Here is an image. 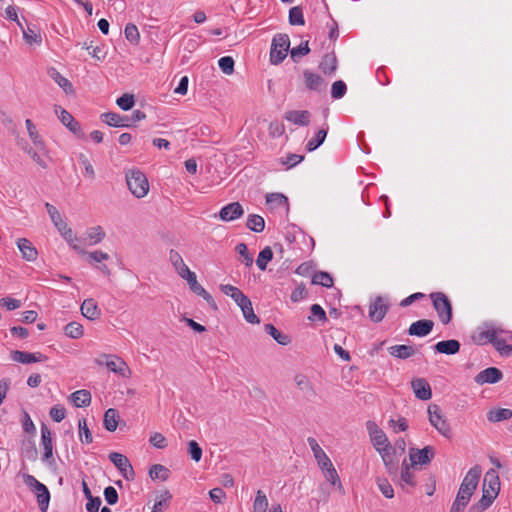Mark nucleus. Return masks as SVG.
I'll return each mask as SVG.
<instances>
[{"label": "nucleus", "instance_id": "obj_38", "mask_svg": "<svg viewBox=\"0 0 512 512\" xmlns=\"http://www.w3.org/2000/svg\"><path fill=\"white\" fill-rule=\"evenodd\" d=\"M45 207H46L47 213L50 216L51 221L53 222V224L57 228V230L58 231L65 230V226L67 225V223L62 219V216L59 213V211L56 209V207L50 203H46Z\"/></svg>", "mask_w": 512, "mask_h": 512}, {"label": "nucleus", "instance_id": "obj_13", "mask_svg": "<svg viewBox=\"0 0 512 512\" xmlns=\"http://www.w3.org/2000/svg\"><path fill=\"white\" fill-rule=\"evenodd\" d=\"M388 309V301L382 296H377L369 305V317L373 322L378 323L386 316Z\"/></svg>", "mask_w": 512, "mask_h": 512}, {"label": "nucleus", "instance_id": "obj_5", "mask_svg": "<svg viewBox=\"0 0 512 512\" xmlns=\"http://www.w3.org/2000/svg\"><path fill=\"white\" fill-rule=\"evenodd\" d=\"M290 47V39L287 34H276L271 43L270 62L273 65L280 64L287 56Z\"/></svg>", "mask_w": 512, "mask_h": 512}, {"label": "nucleus", "instance_id": "obj_39", "mask_svg": "<svg viewBox=\"0 0 512 512\" xmlns=\"http://www.w3.org/2000/svg\"><path fill=\"white\" fill-rule=\"evenodd\" d=\"M265 332L269 334L277 343L280 345H288L291 342V339L288 335L282 334L273 324H265L264 326Z\"/></svg>", "mask_w": 512, "mask_h": 512}, {"label": "nucleus", "instance_id": "obj_36", "mask_svg": "<svg viewBox=\"0 0 512 512\" xmlns=\"http://www.w3.org/2000/svg\"><path fill=\"white\" fill-rule=\"evenodd\" d=\"M323 474H324V477L326 478V480L328 482H330L333 486L337 487V489L342 493L344 494L345 491H344V488H343V485L340 481V478H339V475L336 471V469L334 468L333 464L331 463V466L330 467H327V468H321Z\"/></svg>", "mask_w": 512, "mask_h": 512}, {"label": "nucleus", "instance_id": "obj_42", "mask_svg": "<svg viewBox=\"0 0 512 512\" xmlns=\"http://www.w3.org/2000/svg\"><path fill=\"white\" fill-rule=\"evenodd\" d=\"M311 283L314 285H321L326 288H330L333 286V278L327 272H317L313 275Z\"/></svg>", "mask_w": 512, "mask_h": 512}, {"label": "nucleus", "instance_id": "obj_35", "mask_svg": "<svg viewBox=\"0 0 512 512\" xmlns=\"http://www.w3.org/2000/svg\"><path fill=\"white\" fill-rule=\"evenodd\" d=\"M512 418V410L508 408L492 409L487 413V419L492 422H501Z\"/></svg>", "mask_w": 512, "mask_h": 512}, {"label": "nucleus", "instance_id": "obj_15", "mask_svg": "<svg viewBox=\"0 0 512 512\" xmlns=\"http://www.w3.org/2000/svg\"><path fill=\"white\" fill-rule=\"evenodd\" d=\"M10 358L15 361L19 362L21 364H30L34 362H45L47 361L48 357L40 352H26V351H20V350H13L10 353Z\"/></svg>", "mask_w": 512, "mask_h": 512}, {"label": "nucleus", "instance_id": "obj_25", "mask_svg": "<svg viewBox=\"0 0 512 512\" xmlns=\"http://www.w3.org/2000/svg\"><path fill=\"white\" fill-rule=\"evenodd\" d=\"M287 121L299 126H307L310 123V112L307 110H291L284 115Z\"/></svg>", "mask_w": 512, "mask_h": 512}, {"label": "nucleus", "instance_id": "obj_20", "mask_svg": "<svg viewBox=\"0 0 512 512\" xmlns=\"http://www.w3.org/2000/svg\"><path fill=\"white\" fill-rule=\"evenodd\" d=\"M220 290L225 295L230 296L241 309L251 301L239 288L233 285L222 284Z\"/></svg>", "mask_w": 512, "mask_h": 512}, {"label": "nucleus", "instance_id": "obj_10", "mask_svg": "<svg viewBox=\"0 0 512 512\" xmlns=\"http://www.w3.org/2000/svg\"><path fill=\"white\" fill-rule=\"evenodd\" d=\"M435 456V449L432 446H425L422 449L410 448L409 459L411 465H427Z\"/></svg>", "mask_w": 512, "mask_h": 512}, {"label": "nucleus", "instance_id": "obj_44", "mask_svg": "<svg viewBox=\"0 0 512 512\" xmlns=\"http://www.w3.org/2000/svg\"><path fill=\"white\" fill-rule=\"evenodd\" d=\"M64 333L72 339H79L83 336V326L75 321L69 322L64 327Z\"/></svg>", "mask_w": 512, "mask_h": 512}, {"label": "nucleus", "instance_id": "obj_49", "mask_svg": "<svg viewBox=\"0 0 512 512\" xmlns=\"http://www.w3.org/2000/svg\"><path fill=\"white\" fill-rule=\"evenodd\" d=\"M60 234L64 237V239L71 244L72 248L82 254H85L86 251L81 249L75 242L79 241L77 236L74 235L71 228L68 225L65 226V230H60Z\"/></svg>", "mask_w": 512, "mask_h": 512}, {"label": "nucleus", "instance_id": "obj_33", "mask_svg": "<svg viewBox=\"0 0 512 512\" xmlns=\"http://www.w3.org/2000/svg\"><path fill=\"white\" fill-rule=\"evenodd\" d=\"M25 124H26V128H27L29 137H30L31 141L33 142V144L36 146V148L38 150L44 152L45 148H46L45 142L43 141L42 137L36 130V127L33 124V122L30 119H26Z\"/></svg>", "mask_w": 512, "mask_h": 512}, {"label": "nucleus", "instance_id": "obj_14", "mask_svg": "<svg viewBox=\"0 0 512 512\" xmlns=\"http://www.w3.org/2000/svg\"><path fill=\"white\" fill-rule=\"evenodd\" d=\"M244 215V209L239 202H232L222 207L215 217H219L224 222L234 221Z\"/></svg>", "mask_w": 512, "mask_h": 512}, {"label": "nucleus", "instance_id": "obj_60", "mask_svg": "<svg viewBox=\"0 0 512 512\" xmlns=\"http://www.w3.org/2000/svg\"><path fill=\"white\" fill-rule=\"evenodd\" d=\"M267 203L275 204L276 206L288 205V198L281 193H271L266 196Z\"/></svg>", "mask_w": 512, "mask_h": 512}, {"label": "nucleus", "instance_id": "obj_48", "mask_svg": "<svg viewBox=\"0 0 512 512\" xmlns=\"http://www.w3.org/2000/svg\"><path fill=\"white\" fill-rule=\"evenodd\" d=\"M149 476L151 479H161V480H167L169 476V470L161 465V464H154L149 469Z\"/></svg>", "mask_w": 512, "mask_h": 512}, {"label": "nucleus", "instance_id": "obj_12", "mask_svg": "<svg viewBox=\"0 0 512 512\" xmlns=\"http://www.w3.org/2000/svg\"><path fill=\"white\" fill-rule=\"evenodd\" d=\"M55 113L58 115L61 123L69 129L77 137H84L81 126L78 121L64 108L55 106Z\"/></svg>", "mask_w": 512, "mask_h": 512}, {"label": "nucleus", "instance_id": "obj_2", "mask_svg": "<svg viewBox=\"0 0 512 512\" xmlns=\"http://www.w3.org/2000/svg\"><path fill=\"white\" fill-rule=\"evenodd\" d=\"M480 477V466L476 465L470 468L467 474L465 475L464 479L462 480L455 501H458L461 504L467 506L471 499V496L474 494L478 486Z\"/></svg>", "mask_w": 512, "mask_h": 512}, {"label": "nucleus", "instance_id": "obj_28", "mask_svg": "<svg viewBox=\"0 0 512 512\" xmlns=\"http://www.w3.org/2000/svg\"><path fill=\"white\" fill-rule=\"evenodd\" d=\"M460 342L455 339L440 341L435 344L434 349L436 352L446 355L457 354L460 350Z\"/></svg>", "mask_w": 512, "mask_h": 512}, {"label": "nucleus", "instance_id": "obj_23", "mask_svg": "<svg viewBox=\"0 0 512 512\" xmlns=\"http://www.w3.org/2000/svg\"><path fill=\"white\" fill-rule=\"evenodd\" d=\"M304 82L306 87L309 90L317 91V92H323L326 89V83L324 79L309 70H305L303 72Z\"/></svg>", "mask_w": 512, "mask_h": 512}, {"label": "nucleus", "instance_id": "obj_4", "mask_svg": "<svg viewBox=\"0 0 512 512\" xmlns=\"http://www.w3.org/2000/svg\"><path fill=\"white\" fill-rule=\"evenodd\" d=\"M23 479L24 483L35 493L41 512H47L50 502V492L48 488L33 475L24 474Z\"/></svg>", "mask_w": 512, "mask_h": 512}, {"label": "nucleus", "instance_id": "obj_51", "mask_svg": "<svg viewBox=\"0 0 512 512\" xmlns=\"http://www.w3.org/2000/svg\"><path fill=\"white\" fill-rule=\"evenodd\" d=\"M289 23L291 25H304L305 20L303 16L302 8L294 6L289 10Z\"/></svg>", "mask_w": 512, "mask_h": 512}, {"label": "nucleus", "instance_id": "obj_11", "mask_svg": "<svg viewBox=\"0 0 512 512\" xmlns=\"http://www.w3.org/2000/svg\"><path fill=\"white\" fill-rule=\"evenodd\" d=\"M98 365H105L110 371L125 376L128 370L127 364L124 360L116 355H102L101 358L96 359Z\"/></svg>", "mask_w": 512, "mask_h": 512}, {"label": "nucleus", "instance_id": "obj_52", "mask_svg": "<svg viewBox=\"0 0 512 512\" xmlns=\"http://www.w3.org/2000/svg\"><path fill=\"white\" fill-rule=\"evenodd\" d=\"M126 39L134 45H137L140 41V33L136 25L128 23L124 30Z\"/></svg>", "mask_w": 512, "mask_h": 512}, {"label": "nucleus", "instance_id": "obj_18", "mask_svg": "<svg viewBox=\"0 0 512 512\" xmlns=\"http://www.w3.org/2000/svg\"><path fill=\"white\" fill-rule=\"evenodd\" d=\"M41 443L44 449L43 461L47 463L53 462V444L51 431L45 424H42L41 426Z\"/></svg>", "mask_w": 512, "mask_h": 512}, {"label": "nucleus", "instance_id": "obj_21", "mask_svg": "<svg viewBox=\"0 0 512 512\" xmlns=\"http://www.w3.org/2000/svg\"><path fill=\"white\" fill-rule=\"evenodd\" d=\"M434 322L429 319H422L413 322L409 329L408 334L410 336L424 337L427 336L433 329Z\"/></svg>", "mask_w": 512, "mask_h": 512}, {"label": "nucleus", "instance_id": "obj_32", "mask_svg": "<svg viewBox=\"0 0 512 512\" xmlns=\"http://www.w3.org/2000/svg\"><path fill=\"white\" fill-rule=\"evenodd\" d=\"M91 393L88 390L82 389L73 392L70 395V400L76 407H87L91 404Z\"/></svg>", "mask_w": 512, "mask_h": 512}, {"label": "nucleus", "instance_id": "obj_45", "mask_svg": "<svg viewBox=\"0 0 512 512\" xmlns=\"http://www.w3.org/2000/svg\"><path fill=\"white\" fill-rule=\"evenodd\" d=\"M327 136V129H320L314 138L310 139L306 144V149L311 152L316 150L320 145L323 144Z\"/></svg>", "mask_w": 512, "mask_h": 512}, {"label": "nucleus", "instance_id": "obj_55", "mask_svg": "<svg viewBox=\"0 0 512 512\" xmlns=\"http://www.w3.org/2000/svg\"><path fill=\"white\" fill-rule=\"evenodd\" d=\"M219 67L226 75H231L234 72V59L230 56H224L218 61Z\"/></svg>", "mask_w": 512, "mask_h": 512}, {"label": "nucleus", "instance_id": "obj_1", "mask_svg": "<svg viewBox=\"0 0 512 512\" xmlns=\"http://www.w3.org/2000/svg\"><path fill=\"white\" fill-rule=\"evenodd\" d=\"M500 491V480L494 469H489L484 476L481 499L471 506V512H483L488 509Z\"/></svg>", "mask_w": 512, "mask_h": 512}, {"label": "nucleus", "instance_id": "obj_43", "mask_svg": "<svg viewBox=\"0 0 512 512\" xmlns=\"http://www.w3.org/2000/svg\"><path fill=\"white\" fill-rule=\"evenodd\" d=\"M105 238V232L101 226H94L87 230V239L90 245H96Z\"/></svg>", "mask_w": 512, "mask_h": 512}, {"label": "nucleus", "instance_id": "obj_19", "mask_svg": "<svg viewBox=\"0 0 512 512\" xmlns=\"http://www.w3.org/2000/svg\"><path fill=\"white\" fill-rule=\"evenodd\" d=\"M411 387L415 396L420 400H429L432 397V391L429 383L424 378H416L411 381Z\"/></svg>", "mask_w": 512, "mask_h": 512}, {"label": "nucleus", "instance_id": "obj_64", "mask_svg": "<svg viewBox=\"0 0 512 512\" xmlns=\"http://www.w3.org/2000/svg\"><path fill=\"white\" fill-rule=\"evenodd\" d=\"M49 414L55 422H61L66 416V409L61 405H54Z\"/></svg>", "mask_w": 512, "mask_h": 512}, {"label": "nucleus", "instance_id": "obj_61", "mask_svg": "<svg viewBox=\"0 0 512 512\" xmlns=\"http://www.w3.org/2000/svg\"><path fill=\"white\" fill-rule=\"evenodd\" d=\"M188 452L195 462H199L202 458V449L195 440L188 443Z\"/></svg>", "mask_w": 512, "mask_h": 512}, {"label": "nucleus", "instance_id": "obj_58", "mask_svg": "<svg viewBox=\"0 0 512 512\" xmlns=\"http://www.w3.org/2000/svg\"><path fill=\"white\" fill-rule=\"evenodd\" d=\"M116 103L122 110L128 111L134 106V95L125 93L117 99Z\"/></svg>", "mask_w": 512, "mask_h": 512}, {"label": "nucleus", "instance_id": "obj_62", "mask_svg": "<svg viewBox=\"0 0 512 512\" xmlns=\"http://www.w3.org/2000/svg\"><path fill=\"white\" fill-rule=\"evenodd\" d=\"M312 316L309 317V320H318L321 322H325L327 320V315L324 309L319 304H313L310 308Z\"/></svg>", "mask_w": 512, "mask_h": 512}, {"label": "nucleus", "instance_id": "obj_46", "mask_svg": "<svg viewBox=\"0 0 512 512\" xmlns=\"http://www.w3.org/2000/svg\"><path fill=\"white\" fill-rule=\"evenodd\" d=\"M272 258H273L272 249L269 246L265 247L263 250L260 251V253L257 257L256 264H257L258 268L260 270L264 271L267 267V263L269 261H271Z\"/></svg>", "mask_w": 512, "mask_h": 512}, {"label": "nucleus", "instance_id": "obj_24", "mask_svg": "<svg viewBox=\"0 0 512 512\" xmlns=\"http://www.w3.org/2000/svg\"><path fill=\"white\" fill-rule=\"evenodd\" d=\"M17 247L26 261L33 262L37 259L38 251L27 238H19L16 241Z\"/></svg>", "mask_w": 512, "mask_h": 512}, {"label": "nucleus", "instance_id": "obj_17", "mask_svg": "<svg viewBox=\"0 0 512 512\" xmlns=\"http://www.w3.org/2000/svg\"><path fill=\"white\" fill-rule=\"evenodd\" d=\"M378 453L381 455L384 465L386 466L389 473H396L398 469V459L396 448H393L391 443L384 447V449H380Z\"/></svg>", "mask_w": 512, "mask_h": 512}, {"label": "nucleus", "instance_id": "obj_59", "mask_svg": "<svg viewBox=\"0 0 512 512\" xmlns=\"http://www.w3.org/2000/svg\"><path fill=\"white\" fill-rule=\"evenodd\" d=\"M245 320L251 324H257L260 322L259 318L255 315L251 301L241 309Z\"/></svg>", "mask_w": 512, "mask_h": 512}, {"label": "nucleus", "instance_id": "obj_37", "mask_svg": "<svg viewBox=\"0 0 512 512\" xmlns=\"http://www.w3.org/2000/svg\"><path fill=\"white\" fill-rule=\"evenodd\" d=\"M119 421V412L114 408H109L104 414L103 424L104 427L113 432L117 429Z\"/></svg>", "mask_w": 512, "mask_h": 512}, {"label": "nucleus", "instance_id": "obj_26", "mask_svg": "<svg viewBox=\"0 0 512 512\" xmlns=\"http://www.w3.org/2000/svg\"><path fill=\"white\" fill-rule=\"evenodd\" d=\"M188 285L192 292L203 297L213 310H217V304L213 297L198 283L196 276L193 279H188Z\"/></svg>", "mask_w": 512, "mask_h": 512}, {"label": "nucleus", "instance_id": "obj_54", "mask_svg": "<svg viewBox=\"0 0 512 512\" xmlns=\"http://www.w3.org/2000/svg\"><path fill=\"white\" fill-rule=\"evenodd\" d=\"M493 346L500 353L501 356H512V345L508 344L504 339L498 338Z\"/></svg>", "mask_w": 512, "mask_h": 512}, {"label": "nucleus", "instance_id": "obj_40", "mask_svg": "<svg viewBox=\"0 0 512 512\" xmlns=\"http://www.w3.org/2000/svg\"><path fill=\"white\" fill-rule=\"evenodd\" d=\"M246 226L253 232L260 233L265 228L264 218L257 214H250L247 218Z\"/></svg>", "mask_w": 512, "mask_h": 512}, {"label": "nucleus", "instance_id": "obj_30", "mask_svg": "<svg viewBox=\"0 0 512 512\" xmlns=\"http://www.w3.org/2000/svg\"><path fill=\"white\" fill-rule=\"evenodd\" d=\"M390 355L398 359H407L415 354V348L410 345H394L388 348Z\"/></svg>", "mask_w": 512, "mask_h": 512}, {"label": "nucleus", "instance_id": "obj_9", "mask_svg": "<svg viewBox=\"0 0 512 512\" xmlns=\"http://www.w3.org/2000/svg\"><path fill=\"white\" fill-rule=\"evenodd\" d=\"M366 428L369 433L370 440L377 452L390 444V441L384 431L380 429L374 421H367Z\"/></svg>", "mask_w": 512, "mask_h": 512}, {"label": "nucleus", "instance_id": "obj_29", "mask_svg": "<svg viewBox=\"0 0 512 512\" xmlns=\"http://www.w3.org/2000/svg\"><path fill=\"white\" fill-rule=\"evenodd\" d=\"M103 122L113 127H129V118L115 112H107L101 115Z\"/></svg>", "mask_w": 512, "mask_h": 512}, {"label": "nucleus", "instance_id": "obj_6", "mask_svg": "<svg viewBox=\"0 0 512 512\" xmlns=\"http://www.w3.org/2000/svg\"><path fill=\"white\" fill-rule=\"evenodd\" d=\"M430 298L439 320L444 325L450 323L452 319V304L447 295L443 292H433L430 294Z\"/></svg>", "mask_w": 512, "mask_h": 512}, {"label": "nucleus", "instance_id": "obj_3", "mask_svg": "<svg viewBox=\"0 0 512 512\" xmlns=\"http://www.w3.org/2000/svg\"><path fill=\"white\" fill-rule=\"evenodd\" d=\"M126 182L130 192L137 198H143L149 191V182L145 174L132 169L126 173Z\"/></svg>", "mask_w": 512, "mask_h": 512}, {"label": "nucleus", "instance_id": "obj_31", "mask_svg": "<svg viewBox=\"0 0 512 512\" xmlns=\"http://www.w3.org/2000/svg\"><path fill=\"white\" fill-rule=\"evenodd\" d=\"M48 75L63 89L66 94L74 93L72 83L62 76L55 68H50L48 70Z\"/></svg>", "mask_w": 512, "mask_h": 512}, {"label": "nucleus", "instance_id": "obj_34", "mask_svg": "<svg viewBox=\"0 0 512 512\" xmlns=\"http://www.w3.org/2000/svg\"><path fill=\"white\" fill-rule=\"evenodd\" d=\"M319 68L324 74H333L337 69V58L335 54H325L319 64Z\"/></svg>", "mask_w": 512, "mask_h": 512}, {"label": "nucleus", "instance_id": "obj_16", "mask_svg": "<svg viewBox=\"0 0 512 512\" xmlns=\"http://www.w3.org/2000/svg\"><path fill=\"white\" fill-rule=\"evenodd\" d=\"M503 378V373L500 369L496 367H489L481 372H479L475 376V382L479 385H483L486 383L494 384L499 382Z\"/></svg>", "mask_w": 512, "mask_h": 512}, {"label": "nucleus", "instance_id": "obj_22", "mask_svg": "<svg viewBox=\"0 0 512 512\" xmlns=\"http://www.w3.org/2000/svg\"><path fill=\"white\" fill-rule=\"evenodd\" d=\"M307 442L313 452V455L320 469L330 467L332 462L330 458L327 456V454L320 447L316 439H314L313 437H309L307 439Z\"/></svg>", "mask_w": 512, "mask_h": 512}, {"label": "nucleus", "instance_id": "obj_63", "mask_svg": "<svg viewBox=\"0 0 512 512\" xmlns=\"http://www.w3.org/2000/svg\"><path fill=\"white\" fill-rule=\"evenodd\" d=\"M149 442L158 449H163L167 446L166 438L159 432L153 433L149 438Z\"/></svg>", "mask_w": 512, "mask_h": 512}, {"label": "nucleus", "instance_id": "obj_8", "mask_svg": "<svg viewBox=\"0 0 512 512\" xmlns=\"http://www.w3.org/2000/svg\"><path fill=\"white\" fill-rule=\"evenodd\" d=\"M108 457L109 460L115 465V467L120 471V473L126 480H134V469L129 459L125 455L118 452H111Z\"/></svg>", "mask_w": 512, "mask_h": 512}, {"label": "nucleus", "instance_id": "obj_50", "mask_svg": "<svg viewBox=\"0 0 512 512\" xmlns=\"http://www.w3.org/2000/svg\"><path fill=\"white\" fill-rule=\"evenodd\" d=\"M79 436L82 443L89 444L93 441L92 434L87 426L86 419L82 418L78 421Z\"/></svg>", "mask_w": 512, "mask_h": 512}, {"label": "nucleus", "instance_id": "obj_27", "mask_svg": "<svg viewBox=\"0 0 512 512\" xmlns=\"http://www.w3.org/2000/svg\"><path fill=\"white\" fill-rule=\"evenodd\" d=\"M81 313L89 320H96L101 316V310L94 299H85L81 305Z\"/></svg>", "mask_w": 512, "mask_h": 512}, {"label": "nucleus", "instance_id": "obj_57", "mask_svg": "<svg viewBox=\"0 0 512 512\" xmlns=\"http://www.w3.org/2000/svg\"><path fill=\"white\" fill-rule=\"evenodd\" d=\"M23 38L25 42L29 45H39L42 42L41 35L29 27L27 28V30H23Z\"/></svg>", "mask_w": 512, "mask_h": 512}, {"label": "nucleus", "instance_id": "obj_47", "mask_svg": "<svg viewBox=\"0 0 512 512\" xmlns=\"http://www.w3.org/2000/svg\"><path fill=\"white\" fill-rule=\"evenodd\" d=\"M268 508V499L262 490H258L253 503V512H266Z\"/></svg>", "mask_w": 512, "mask_h": 512}, {"label": "nucleus", "instance_id": "obj_41", "mask_svg": "<svg viewBox=\"0 0 512 512\" xmlns=\"http://www.w3.org/2000/svg\"><path fill=\"white\" fill-rule=\"evenodd\" d=\"M172 498L171 493L168 490L162 491L157 497L155 504L152 508V512H163Z\"/></svg>", "mask_w": 512, "mask_h": 512}, {"label": "nucleus", "instance_id": "obj_53", "mask_svg": "<svg viewBox=\"0 0 512 512\" xmlns=\"http://www.w3.org/2000/svg\"><path fill=\"white\" fill-rule=\"evenodd\" d=\"M310 52L308 41L302 42L299 46L294 47L290 51L291 58L294 62H298L303 56Z\"/></svg>", "mask_w": 512, "mask_h": 512}, {"label": "nucleus", "instance_id": "obj_7", "mask_svg": "<svg viewBox=\"0 0 512 512\" xmlns=\"http://www.w3.org/2000/svg\"><path fill=\"white\" fill-rule=\"evenodd\" d=\"M429 422L445 438H451V427L442 416L438 405L432 404L428 407Z\"/></svg>", "mask_w": 512, "mask_h": 512}, {"label": "nucleus", "instance_id": "obj_56", "mask_svg": "<svg viewBox=\"0 0 512 512\" xmlns=\"http://www.w3.org/2000/svg\"><path fill=\"white\" fill-rule=\"evenodd\" d=\"M346 91H347V86H346L345 82L342 80H338L332 84L331 96L334 99H340L346 94Z\"/></svg>", "mask_w": 512, "mask_h": 512}]
</instances>
